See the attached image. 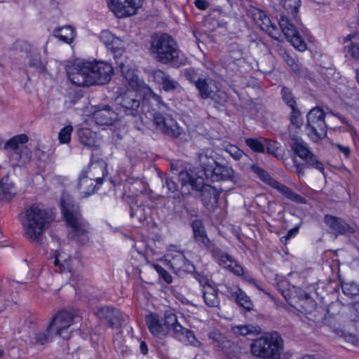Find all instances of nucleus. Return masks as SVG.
Masks as SVG:
<instances>
[{
	"label": "nucleus",
	"instance_id": "f257e3e1",
	"mask_svg": "<svg viewBox=\"0 0 359 359\" xmlns=\"http://www.w3.org/2000/svg\"><path fill=\"white\" fill-rule=\"evenodd\" d=\"M113 74L111 65L104 61L88 62L76 58L69 65V81L77 86L105 84Z\"/></svg>",
	"mask_w": 359,
	"mask_h": 359
},
{
	"label": "nucleus",
	"instance_id": "f03ea898",
	"mask_svg": "<svg viewBox=\"0 0 359 359\" xmlns=\"http://www.w3.org/2000/svg\"><path fill=\"white\" fill-rule=\"evenodd\" d=\"M19 217L24 236L36 243L41 242L46 230L54 220L53 212L40 203L26 208Z\"/></svg>",
	"mask_w": 359,
	"mask_h": 359
},
{
	"label": "nucleus",
	"instance_id": "7ed1b4c3",
	"mask_svg": "<svg viewBox=\"0 0 359 359\" xmlns=\"http://www.w3.org/2000/svg\"><path fill=\"white\" fill-rule=\"evenodd\" d=\"M283 7L278 21L279 26L287 40L297 50L303 52L307 46L302 38L304 27H297L292 21L297 20V13L301 6L300 0H282Z\"/></svg>",
	"mask_w": 359,
	"mask_h": 359
},
{
	"label": "nucleus",
	"instance_id": "20e7f679",
	"mask_svg": "<svg viewBox=\"0 0 359 359\" xmlns=\"http://www.w3.org/2000/svg\"><path fill=\"white\" fill-rule=\"evenodd\" d=\"M150 50L154 57L162 64L184 65L186 62L175 39L167 34L154 35Z\"/></svg>",
	"mask_w": 359,
	"mask_h": 359
},
{
	"label": "nucleus",
	"instance_id": "39448f33",
	"mask_svg": "<svg viewBox=\"0 0 359 359\" xmlns=\"http://www.w3.org/2000/svg\"><path fill=\"white\" fill-rule=\"evenodd\" d=\"M283 350V339L276 333H266L250 345L253 356L261 359H278Z\"/></svg>",
	"mask_w": 359,
	"mask_h": 359
},
{
	"label": "nucleus",
	"instance_id": "423d86ee",
	"mask_svg": "<svg viewBox=\"0 0 359 359\" xmlns=\"http://www.w3.org/2000/svg\"><path fill=\"white\" fill-rule=\"evenodd\" d=\"M90 225L82 215L80 206L69 203V239L80 244L90 240Z\"/></svg>",
	"mask_w": 359,
	"mask_h": 359
},
{
	"label": "nucleus",
	"instance_id": "0eeeda50",
	"mask_svg": "<svg viewBox=\"0 0 359 359\" xmlns=\"http://www.w3.org/2000/svg\"><path fill=\"white\" fill-rule=\"evenodd\" d=\"M155 100L158 102V108L159 111L153 114V122L156 129L163 134L171 137H178L183 132V128L168 114V107L160 100L157 97Z\"/></svg>",
	"mask_w": 359,
	"mask_h": 359
},
{
	"label": "nucleus",
	"instance_id": "6e6552de",
	"mask_svg": "<svg viewBox=\"0 0 359 359\" xmlns=\"http://www.w3.org/2000/svg\"><path fill=\"white\" fill-rule=\"evenodd\" d=\"M306 133L313 142L323 139L327 134V126L325 122V112L319 107L311 109L306 116Z\"/></svg>",
	"mask_w": 359,
	"mask_h": 359
},
{
	"label": "nucleus",
	"instance_id": "1a4fd4ad",
	"mask_svg": "<svg viewBox=\"0 0 359 359\" xmlns=\"http://www.w3.org/2000/svg\"><path fill=\"white\" fill-rule=\"evenodd\" d=\"M290 147L294 153L305 162L307 168H315L320 172L324 170L323 164L316 158L309 144L301 137L291 136Z\"/></svg>",
	"mask_w": 359,
	"mask_h": 359
},
{
	"label": "nucleus",
	"instance_id": "9d476101",
	"mask_svg": "<svg viewBox=\"0 0 359 359\" xmlns=\"http://www.w3.org/2000/svg\"><path fill=\"white\" fill-rule=\"evenodd\" d=\"M114 107L118 112L120 118L125 116H136L140 107L136 90H128V92L120 93L114 100Z\"/></svg>",
	"mask_w": 359,
	"mask_h": 359
},
{
	"label": "nucleus",
	"instance_id": "9b49d317",
	"mask_svg": "<svg viewBox=\"0 0 359 359\" xmlns=\"http://www.w3.org/2000/svg\"><path fill=\"white\" fill-rule=\"evenodd\" d=\"M164 257L168 265L178 275L189 273L194 270L193 264L186 258L182 251L177 250L174 245L168 248Z\"/></svg>",
	"mask_w": 359,
	"mask_h": 359
},
{
	"label": "nucleus",
	"instance_id": "f8f14e48",
	"mask_svg": "<svg viewBox=\"0 0 359 359\" xmlns=\"http://www.w3.org/2000/svg\"><path fill=\"white\" fill-rule=\"evenodd\" d=\"M96 316L100 320H105L112 329H118L125 325L128 318L126 314L111 306L100 308Z\"/></svg>",
	"mask_w": 359,
	"mask_h": 359
},
{
	"label": "nucleus",
	"instance_id": "ddd939ff",
	"mask_svg": "<svg viewBox=\"0 0 359 359\" xmlns=\"http://www.w3.org/2000/svg\"><path fill=\"white\" fill-rule=\"evenodd\" d=\"M109 8L118 18L135 15L142 5V0H108Z\"/></svg>",
	"mask_w": 359,
	"mask_h": 359
},
{
	"label": "nucleus",
	"instance_id": "4468645a",
	"mask_svg": "<svg viewBox=\"0 0 359 359\" xmlns=\"http://www.w3.org/2000/svg\"><path fill=\"white\" fill-rule=\"evenodd\" d=\"M28 141V137L25 134L14 136L11 138L4 145L5 150L10 151L11 158L17 163H25V160H22V155H29V150L22 144Z\"/></svg>",
	"mask_w": 359,
	"mask_h": 359
},
{
	"label": "nucleus",
	"instance_id": "2eb2a0df",
	"mask_svg": "<svg viewBox=\"0 0 359 359\" xmlns=\"http://www.w3.org/2000/svg\"><path fill=\"white\" fill-rule=\"evenodd\" d=\"M116 64L121 69L128 88L130 90H137L140 86V79L137 74V70L131 61L128 59L118 60Z\"/></svg>",
	"mask_w": 359,
	"mask_h": 359
},
{
	"label": "nucleus",
	"instance_id": "dca6fc26",
	"mask_svg": "<svg viewBox=\"0 0 359 359\" xmlns=\"http://www.w3.org/2000/svg\"><path fill=\"white\" fill-rule=\"evenodd\" d=\"M207 178L212 181L229 180L233 182H237L240 180L239 175L235 172L231 166L218 163H216Z\"/></svg>",
	"mask_w": 359,
	"mask_h": 359
},
{
	"label": "nucleus",
	"instance_id": "f3484780",
	"mask_svg": "<svg viewBox=\"0 0 359 359\" xmlns=\"http://www.w3.org/2000/svg\"><path fill=\"white\" fill-rule=\"evenodd\" d=\"M324 222L331 233L335 236L352 233L354 229L344 219L331 215H325Z\"/></svg>",
	"mask_w": 359,
	"mask_h": 359
},
{
	"label": "nucleus",
	"instance_id": "a211bd4d",
	"mask_svg": "<svg viewBox=\"0 0 359 359\" xmlns=\"http://www.w3.org/2000/svg\"><path fill=\"white\" fill-rule=\"evenodd\" d=\"M198 282L202 287L203 298L205 304L209 307H218L220 299L217 288L205 278H201Z\"/></svg>",
	"mask_w": 359,
	"mask_h": 359
},
{
	"label": "nucleus",
	"instance_id": "6ab92c4d",
	"mask_svg": "<svg viewBox=\"0 0 359 359\" xmlns=\"http://www.w3.org/2000/svg\"><path fill=\"white\" fill-rule=\"evenodd\" d=\"M120 118L118 112L113 108L106 105L102 109H99L93 112V119L100 126L112 125Z\"/></svg>",
	"mask_w": 359,
	"mask_h": 359
},
{
	"label": "nucleus",
	"instance_id": "aec40b11",
	"mask_svg": "<svg viewBox=\"0 0 359 359\" xmlns=\"http://www.w3.org/2000/svg\"><path fill=\"white\" fill-rule=\"evenodd\" d=\"M88 177L93 179L97 185H102L104 179L108 176L107 163L100 159L89 163L88 169L84 170Z\"/></svg>",
	"mask_w": 359,
	"mask_h": 359
},
{
	"label": "nucleus",
	"instance_id": "412c9836",
	"mask_svg": "<svg viewBox=\"0 0 359 359\" xmlns=\"http://www.w3.org/2000/svg\"><path fill=\"white\" fill-rule=\"evenodd\" d=\"M252 16L254 20L260 27L262 30L266 32L273 39H277L278 38L279 32L278 29L264 11L256 8L253 11Z\"/></svg>",
	"mask_w": 359,
	"mask_h": 359
},
{
	"label": "nucleus",
	"instance_id": "4be33fe9",
	"mask_svg": "<svg viewBox=\"0 0 359 359\" xmlns=\"http://www.w3.org/2000/svg\"><path fill=\"white\" fill-rule=\"evenodd\" d=\"M100 187V185H97L93 179L88 177L84 171L81 172L76 184L81 197H87L93 194Z\"/></svg>",
	"mask_w": 359,
	"mask_h": 359
},
{
	"label": "nucleus",
	"instance_id": "5701e85b",
	"mask_svg": "<svg viewBox=\"0 0 359 359\" xmlns=\"http://www.w3.org/2000/svg\"><path fill=\"white\" fill-rule=\"evenodd\" d=\"M145 320L150 332L154 336L163 338L168 334V327L156 314L151 313L146 316Z\"/></svg>",
	"mask_w": 359,
	"mask_h": 359
},
{
	"label": "nucleus",
	"instance_id": "b1692460",
	"mask_svg": "<svg viewBox=\"0 0 359 359\" xmlns=\"http://www.w3.org/2000/svg\"><path fill=\"white\" fill-rule=\"evenodd\" d=\"M172 336L185 345H190L194 347L201 346V342L196 339L194 332L181 325L174 328Z\"/></svg>",
	"mask_w": 359,
	"mask_h": 359
},
{
	"label": "nucleus",
	"instance_id": "393cba45",
	"mask_svg": "<svg viewBox=\"0 0 359 359\" xmlns=\"http://www.w3.org/2000/svg\"><path fill=\"white\" fill-rule=\"evenodd\" d=\"M48 326L56 335L62 337V333L67 330V311L65 309L58 311L53 316Z\"/></svg>",
	"mask_w": 359,
	"mask_h": 359
},
{
	"label": "nucleus",
	"instance_id": "a878e982",
	"mask_svg": "<svg viewBox=\"0 0 359 359\" xmlns=\"http://www.w3.org/2000/svg\"><path fill=\"white\" fill-rule=\"evenodd\" d=\"M152 76L156 82L162 85L163 89L165 91L176 90L180 87L177 81L161 69L154 70Z\"/></svg>",
	"mask_w": 359,
	"mask_h": 359
},
{
	"label": "nucleus",
	"instance_id": "bb28decb",
	"mask_svg": "<svg viewBox=\"0 0 359 359\" xmlns=\"http://www.w3.org/2000/svg\"><path fill=\"white\" fill-rule=\"evenodd\" d=\"M198 160L200 167L207 177L217 163L213 157V151L211 149L203 150L198 154Z\"/></svg>",
	"mask_w": 359,
	"mask_h": 359
},
{
	"label": "nucleus",
	"instance_id": "cd10ccee",
	"mask_svg": "<svg viewBox=\"0 0 359 359\" xmlns=\"http://www.w3.org/2000/svg\"><path fill=\"white\" fill-rule=\"evenodd\" d=\"M219 265L228 269L236 276L243 275L244 270L243 267L235 260L232 259L230 256L226 253H222L217 258Z\"/></svg>",
	"mask_w": 359,
	"mask_h": 359
},
{
	"label": "nucleus",
	"instance_id": "c85d7f7f",
	"mask_svg": "<svg viewBox=\"0 0 359 359\" xmlns=\"http://www.w3.org/2000/svg\"><path fill=\"white\" fill-rule=\"evenodd\" d=\"M194 238L202 248H210V241L207 237L205 229L200 220H195L192 223Z\"/></svg>",
	"mask_w": 359,
	"mask_h": 359
},
{
	"label": "nucleus",
	"instance_id": "c756f323",
	"mask_svg": "<svg viewBox=\"0 0 359 359\" xmlns=\"http://www.w3.org/2000/svg\"><path fill=\"white\" fill-rule=\"evenodd\" d=\"M15 195V190L13 184L10 181L8 177H4L0 181V200L8 202Z\"/></svg>",
	"mask_w": 359,
	"mask_h": 359
},
{
	"label": "nucleus",
	"instance_id": "7c9ffc66",
	"mask_svg": "<svg viewBox=\"0 0 359 359\" xmlns=\"http://www.w3.org/2000/svg\"><path fill=\"white\" fill-rule=\"evenodd\" d=\"M78 136L80 142L85 146L89 147H97L98 144V136L97 133L89 128H81L78 131Z\"/></svg>",
	"mask_w": 359,
	"mask_h": 359
},
{
	"label": "nucleus",
	"instance_id": "2f4dec72",
	"mask_svg": "<svg viewBox=\"0 0 359 359\" xmlns=\"http://www.w3.org/2000/svg\"><path fill=\"white\" fill-rule=\"evenodd\" d=\"M355 36L348 35L345 38V42L347 43L344 46V53L346 57H349L359 62V42L353 41Z\"/></svg>",
	"mask_w": 359,
	"mask_h": 359
},
{
	"label": "nucleus",
	"instance_id": "473e14b6",
	"mask_svg": "<svg viewBox=\"0 0 359 359\" xmlns=\"http://www.w3.org/2000/svg\"><path fill=\"white\" fill-rule=\"evenodd\" d=\"M273 184L271 187L278 190L287 198L298 203H305L306 201L303 197L294 192L291 189H290L287 186L280 183L277 180L276 182H273Z\"/></svg>",
	"mask_w": 359,
	"mask_h": 359
},
{
	"label": "nucleus",
	"instance_id": "72a5a7b5",
	"mask_svg": "<svg viewBox=\"0 0 359 359\" xmlns=\"http://www.w3.org/2000/svg\"><path fill=\"white\" fill-rule=\"evenodd\" d=\"M149 215V209L145 206L138 205L135 202L130 205V216L132 219H136L140 223H143L147 220Z\"/></svg>",
	"mask_w": 359,
	"mask_h": 359
},
{
	"label": "nucleus",
	"instance_id": "f704fd0d",
	"mask_svg": "<svg viewBox=\"0 0 359 359\" xmlns=\"http://www.w3.org/2000/svg\"><path fill=\"white\" fill-rule=\"evenodd\" d=\"M107 48L114 55V57L116 63L118 60L127 59L126 57H123L125 49V43L121 39L116 36L112 43H111Z\"/></svg>",
	"mask_w": 359,
	"mask_h": 359
},
{
	"label": "nucleus",
	"instance_id": "c9c22d12",
	"mask_svg": "<svg viewBox=\"0 0 359 359\" xmlns=\"http://www.w3.org/2000/svg\"><path fill=\"white\" fill-rule=\"evenodd\" d=\"M233 297H235L237 304L240 306L244 308L247 311L252 310V302L251 301L250 297H248L246 293L241 288H237V290L233 292Z\"/></svg>",
	"mask_w": 359,
	"mask_h": 359
},
{
	"label": "nucleus",
	"instance_id": "e433bc0d",
	"mask_svg": "<svg viewBox=\"0 0 359 359\" xmlns=\"http://www.w3.org/2000/svg\"><path fill=\"white\" fill-rule=\"evenodd\" d=\"M232 330L235 334H238L242 336L247 335H257L261 333V328L257 325H243L234 326Z\"/></svg>",
	"mask_w": 359,
	"mask_h": 359
},
{
	"label": "nucleus",
	"instance_id": "4c0bfd02",
	"mask_svg": "<svg viewBox=\"0 0 359 359\" xmlns=\"http://www.w3.org/2000/svg\"><path fill=\"white\" fill-rule=\"evenodd\" d=\"M195 86L198 90L200 95L203 99H206L212 97L215 92L205 79L198 78L195 81Z\"/></svg>",
	"mask_w": 359,
	"mask_h": 359
},
{
	"label": "nucleus",
	"instance_id": "58836bf2",
	"mask_svg": "<svg viewBox=\"0 0 359 359\" xmlns=\"http://www.w3.org/2000/svg\"><path fill=\"white\" fill-rule=\"evenodd\" d=\"M201 197L203 203L208 205L212 201H217V191L210 186H206L201 191Z\"/></svg>",
	"mask_w": 359,
	"mask_h": 359
},
{
	"label": "nucleus",
	"instance_id": "ea45409f",
	"mask_svg": "<svg viewBox=\"0 0 359 359\" xmlns=\"http://www.w3.org/2000/svg\"><path fill=\"white\" fill-rule=\"evenodd\" d=\"M29 66L35 69L39 74L46 75L47 74L46 66L41 61V56L39 54H34L29 62Z\"/></svg>",
	"mask_w": 359,
	"mask_h": 359
},
{
	"label": "nucleus",
	"instance_id": "a19ab883",
	"mask_svg": "<svg viewBox=\"0 0 359 359\" xmlns=\"http://www.w3.org/2000/svg\"><path fill=\"white\" fill-rule=\"evenodd\" d=\"M163 323L168 327V331L172 330L174 332V328L177 325H180L179 323L176 315L171 311H165L164 313Z\"/></svg>",
	"mask_w": 359,
	"mask_h": 359
},
{
	"label": "nucleus",
	"instance_id": "79ce46f5",
	"mask_svg": "<svg viewBox=\"0 0 359 359\" xmlns=\"http://www.w3.org/2000/svg\"><path fill=\"white\" fill-rule=\"evenodd\" d=\"M263 139L247 138L245 139V144L254 151L264 153L265 151V144Z\"/></svg>",
	"mask_w": 359,
	"mask_h": 359
},
{
	"label": "nucleus",
	"instance_id": "37998d69",
	"mask_svg": "<svg viewBox=\"0 0 359 359\" xmlns=\"http://www.w3.org/2000/svg\"><path fill=\"white\" fill-rule=\"evenodd\" d=\"M278 55L283 58V60L287 63V65L292 68L294 72L299 70V65L296 62L295 59L291 56V55L284 48H279Z\"/></svg>",
	"mask_w": 359,
	"mask_h": 359
},
{
	"label": "nucleus",
	"instance_id": "c03bdc74",
	"mask_svg": "<svg viewBox=\"0 0 359 359\" xmlns=\"http://www.w3.org/2000/svg\"><path fill=\"white\" fill-rule=\"evenodd\" d=\"M250 168L264 182L271 187L273 184V182L276 181L273 179L266 171L256 165H252Z\"/></svg>",
	"mask_w": 359,
	"mask_h": 359
},
{
	"label": "nucleus",
	"instance_id": "a18cd8bd",
	"mask_svg": "<svg viewBox=\"0 0 359 359\" xmlns=\"http://www.w3.org/2000/svg\"><path fill=\"white\" fill-rule=\"evenodd\" d=\"M50 330H52L48 326L46 330L37 332L35 336L36 343L43 345L51 341L53 336L50 333Z\"/></svg>",
	"mask_w": 359,
	"mask_h": 359
},
{
	"label": "nucleus",
	"instance_id": "49530a36",
	"mask_svg": "<svg viewBox=\"0 0 359 359\" xmlns=\"http://www.w3.org/2000/svg\"><path fill=\"white\" fill-rule=\"evenodd\" d=\"M341 287L344 294L348 297H353L359 294V287L354 283H344Z\"/></svg>",
	"mask_w": 359,
	"mask_h": 359
},
{
	"label": "nucleus",
	"instance_id": "de8ad7c7",
	"mask_svg": "<svg viewBox=\"0 0 359 359\" xmlns=\"http://www.w3.org/2000/svg\"><path fill=\"white\" fill-rule=\"evenodd\" d=\"M66 258L65 253L57 252L55 255L53 264L56 266L57 271L59 273H63L66 269Z\"/></svg>",
	"mask_w": 359,
	"mask_h": 359
},
{
	"label": "nucleus",
	"instance_id": "09e8293b",
	"mask_svg": "<svg viewBox=\"0 0 359 359\" xmlns=\"http://www.w3.org/2000/svg\"><path fill=\"white\" fill-rule=\"evenodd\" d=\"M281 94L283 101L290 107L293 108L296 107V100L291 92V90L286 88L283 87L281 90Z\"/></svg>",
	"mask_w": 359,
	"mask_h": 359
},
{
	"label": "nucleus",
	"instance_id": "8fccbe9b",
	"mask_svg": "<svg viewBox=\"0 0 359 359\" xmlns=\"http://www.w3.org/2000/svg\"><path fill=\"white\" fill-rule=\"evenodd\" d=\"M263 141L264 142L265 147H266L268 152L278 157L279 156L278 150L280 149V144L276 141L268 139H263Z\"/></svg>",
	"mask_w": 359,
	"mask_h": 359
},
{
	"label": "nucleus",
	"instance_id": "3c124183",
	"mask_svg": "<svg viewBox=\"0 0 359 359\" xmlns=\"http://www.w3.org/2000/svg\"><path fill=\"white\" fill-rule=\"evenodd\" d=\"M292 112L290 115V122L293 126L299 128L303 125V120L301 118V113L299 110L295 107L291 108Z\"/></svg>",
	"mask_w": 359,
	"mask_h": 359
},
{
	"label": "nucleus",
	"instance_id": "603ef678",
	"mask_svg": "<svg viewBox=\"0 0 359 359\" xmlns=\"http://www.w3.org/2000/svg\"><path fill=\"white\" fill-rule=\"evenodd\" d=\"M154 269L158 273L159 276L167 283H170L172 281V278L170 274L161 265L159 264H154Z\"/></svg>",
	"mask_w": 359,
	"mask_h": 359
},
{
	"label": "nucleus",
	"instance_id": "864d4df0",
	"mask_svg": "<svg viewBox=\"0 0 359 359\" xmlns=\"http://www.w3.org/2000/svg\"><path fill=\"white\" fill-rule=\"evenodd\" d=\"M116 36L109 30H103L100 34V41L106 46L107 48L112 43Z\"/></svg>",
	"mask_w": 359,
	"mask_h": 359
},
{
	"label": "nucleus",
	"instance_id": "5fc2aeb1",
	"mask_svg": "<svg viewBox=\"0 0 359 359\" xmlns=\"http://www.w3.org/2000/svg\"><path fill=\"white\" fill-rule=\"evenodd\" d=\"M53 36L64 43H67V27H57L53 31Z\"/></svg>",
	"mask_w": 359,
	"mask_h": 359
},
{
	"label": "nucleus",
	"instance_id": "6e6d98bb",
	"mask_svg": "<svg viewBox=\"0 0 359 359\" xmlns=\"http://www.w3.org/2000/svg\"><path fill=\"white\" fill-rule=\"evenodd\" d=\"M189 185L194 190L202 191L203 189L207 185H204L203 179L201 177L194 176Z\"/></svg>",
	"mask_w": 359,
	"mask_h": 359
},
{
	"label": "nucleus",
	"instance_id": "4d7b16f0",
	"mask_svg": "<svg viewBox=\"0 0 359 359\" xmlns=\"http://www.w3.org/2000/svg\"><path fill=\"white\" fill-rule=\"evenodd\" d=\"M226 151L235 160H239L244 156L243 151L234 145H230L229 147H228L226 148Z\"/></svg>",
	"mask_w": 359,
	"mask_h": 359
},
{
	"label": "nucleus",
	"instance_id": "13d9d810",
	"mask_svg": "<svg viewBox=\"0 0 359 359\" xmlns=\"http://www.w3.org/2000/svg\"><path fill=\"white\" fill-rule=\"evenodd\" d=\"M67 198V196L65 193L62 194V196L60 200V205L62 210V214L63 215V218L65 221L67 222V205L66 203Z\"/></svg>",
	"mask_w": 359,
	"mask_h": 359
},
{
	"label": "nucleus",
	"instance_id": "bf43d9fd",
	"mask_svg": "<svg viewBox=\"0 0 359 359\" xmlns=\"http://www.w3.org/2000/svg\"><path fill=\"white\" fill-rule=\"evenodd\" d=\"M210 97L212 98L216 102L219 103V104H224L227 100L226 93L220 90H219L217 93H215L214 92L212 94V97Z\"/></svg>",
	"mask_w": 359,
	"mask_h": 359
},
{
	"label": "nucleus",
	"instance_id": "052dcab7",
	"mask_svg": "<svg viewBox=\"0 0 359 359\" xmlns=\"http://www.w3.org/2000/svg\"><path fill=\"white\" fill-rule=\"evenodd\" d=\"M81 321L80 316L78 311L72 309L69 310V327L73 323H79Z\"/></svg>",
	"mask_w": 359,
	"mask_h": 359
},
{
	"label": "nucleus",
	"instance_id": "680f3d73",
	"mask_svg": "<svg viewBox=\"0 0 359 359\" xmlns=\"http://www.w3.org/2000/svg\"><path fill=\"white\" fill-rule=\"evenodd\" d=\"M194 175L188 172H181L179 175L182 185L189 184Z\"/></svg>",
	"mask_w": 359,
	"mask_h": 359
},
{
	"label": "nucleus",
	"instance_id": "e2e57ef3",
	"mask_svg": "<svg viewBox=\"0 0 359 359\" xmlns=\"http://www.w3.org/2000/svg\"><path fill=\"white\" fill-rule=\"evenodd\" d=\"M184 75L189 81L191 82H194L196 79V71L192 68L186 69L184 72Z\"/></svg>",
	"mask_w": 359,
	"mask_h": 359
},
{
	"label": "nucleus",
	"instance_id": "0e129e2a",
	"mask_svg": "<svg viewBox=\"0 0 359 359\" xmlns=\"http://www.w3.org/2000/svg\"><path fill=\"white\" fill-rule=\"evenodd\" d=\"M58 140L61 144L67 143V126L63 127L60 131Z\"/></svg>",
	"mask_w": 359,
	"mask_h": 359
},
{
	"label": "nucleus",
	"instance_id": "69168bd1",
	"mask_svg": "<svg viewBox=\"0 0 359 359\" xmlns=\"http://www.w3.org/2000/svg\"><path fill=\"white\" fill-rule=\"evenodd\" d=\"M299 231L298 227H294L290 229L285 236L280 238L282 242L286 243L292 237L294 236Z\"/></svg>",
	"mask_w": 359,
	"mask_h": 359
},
{
	"label": "nucleus",
	"instance_id": "338daca9",
	"mask_svg": "<svg viewBox=\"0 0 359 359\" xmlns=\"http://www.w3.org/2000/svg\"><path fill=\"white\" fill-rule=\"evenodd\" d=\"M165 186L168 191L172 194L175 193L177 190V184L170 178H167L165 180Z\"/></svg>",
	"mask_w": 359,
	"mask_h": 359
},
{
	"label": "nucleus",
	"instance_id": "774afa93",
	"mask_svg": "<svg viewBox=\"0 0 359 359\" xmlns=\"http://www.w3.org/2000/svg\"><path fill=\"white\" fill-rule=\"evenodd\" d=\"M194 4L199 10L205 11L208 8L209 4L204 0H196Z\"/></svg>",
	"mask_w": 359,
	"mask_h": 359
}]
</instances>
